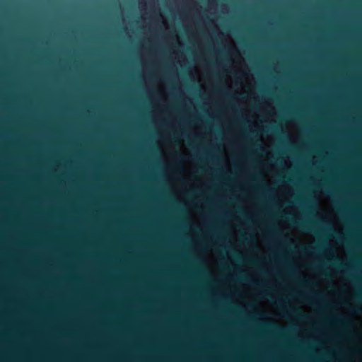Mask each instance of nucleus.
<instances>
[{
  "label": "nucleus",
  "instance_id": "nucleus-2",
  "mask_svg": "<svg viewBox=\"0 0 362 362\" xmlns=\"http://www.w3.org/2000/svg\"><path fill=\"white\" fill-rule=\"evenodd\" d=\"M240 280L245 281L252 286H259V284L257 281L248 278L247 276H240Z\"/></svg>",
  "mask_w": 362,
  "mask_h": 362
},
{
  "label": "nucleus",
  "instance_id": "nucleus-11",
  "mask_svg": "<svg viewBox=\"0 0 362 362\" xmlns=\"http://www.w3.org/2000/svg\"><path fill=\"white\" fill-rule=\"evenodd\" d=\"M322 274L326 276V274H325L324 272H322Z\"/></svg>",
  "mask_w": 362,
  "mask_h": 362
},
{
  "label": "nucleus",
  "instance_id": "nucleus-4",
  "mask_svg": "<svg viewBox=\"0 0 362 362\" xmlns=\"http://www.w3.org/2000/svg\"><path fill=\"white\" fill-rule=\"evenodd\" d=\"M335 265L337 269L344 268V264L339 262L338 259L334 258Z\"/></svg>",
  "mask_w": 362,
  "mask_h": 362
},
{
  "label": "nucleus",
  "instance_id": "nucleus-10",
  "mask_svg": "<svg viewBox=\"0 0 362 362\" xmlns=\"http://www.w3.org/2000/svg\"><path fill=\"white\" fill-rule=\"evenodd\" d=\"M322 274L326 276V274H325L324 272H322Z\"/></svg>",
  "mask_w": 362,
  "mask_h": 362
},
{
  "label": "nucleus",
  "instance_id": "nucleus-3",
  "mask_svg": "<svg viewBox=\"0 0 362 362\" xmlns=\"http://www.w3.org/2000/svg\"><path fill=\"white\" fill-rule=\"evenodd\" d=\"M337 320L344 325L349 324V322L345 318L338 317L337 318Z\"/></svg>",
  "mask_w": 362,
  "mask_h": 362
},
{
  "label": "nucleus",
  "instance_id": "nucleus-8",
  "mask_svg": "<svg viewBox=\"0 0 362 362\" xmlns=\"http://www.w3.org/2000/svg\"><path fill=\"white\" fill-rule=\"evenodd\" d=\"M315 296H317V297H320V293H316Z\"/></svg>",
  "mask_w": 362,
  "mask_h": 362
},
{
  "label": "nucleus",
  "instance_id": "nucleus-12",
  "mask_svg": "<svg viewBox=\"0 0 362 362\" xmlns=\"http://www.w3.org/2000/svg\"><path fill=\"white\" fill-rule=\"evenodd\" d=\"M322 274L326 276V274H325L324 272H322Z\"/></svg>",
  "mask_w": 362,
  "mask_h": 362
},
{
  "label": "nucleus",
  "instance_id": "nucleus-9",
  "mask_svg": "<svg viewBox=\"0 0 362 362\" xmlns=\"http://www.w3.org/2000/svg\"><path fill=\"white\" fill-rule=\"evenodd\" d=\"M264 189H266L267 190L269 191V189H268V187L267 186L264 187Z\"/></svg>",
  "mask_w": 362,
  "mask_h": 362
},
{
  "label": "nucleus",
  "instance_id": "nucleus-6",
  "mask_svg": "<svg viewBox=\"0 0 362 362\" xmlns=\"http://www.w3.org/2000/svg\"><path fill=\"white\" fill-rule=\"evenodd\" d=\"M271 129H272V132L274 134H280L276 127H271Z\"/></svg>",
  "mask_w": 362,
  "mask_h": 362
},
{
  "label": "nucleus",
  "instance_id": "nucleus-5",
  "mask_svg": "<svg viewBox=\"0 0 362 362\" xmlns=\"http://www.w3.org/2000/svg\"><path fill=\"white\" fill-rule=\"evenodd\" d=\"M298 313V310L297 309H291L289 311H288V313L289 314H291V315H296Z\"/></svg>",
  "mask_w": 362,
  "mask_h": 362
},
{
  "label": "nucleus",
  "instance_id": "nucleus-7",
  "mask_svg": "<svg viewBox=\"0 0 362 362\" xmlns=\"http://www.w3.org/2000/svg\"><path fill=\"white\" fill-rule=\"evenodd\" d=\"M308 250L307 248H303V252H308Z\"/></svg>",
  "mask_w": 362,
  "mask_h": 362
},
{
  "label": "nucleus",
  "instance_id": "nucleus-1",
  "mask_svg": "<svg viewBox=\"0 0 362 362\" xmlns=\"http://www.w3.org/2000/svg\"><path fill=\"white\" fill-rule=\"evenodd\" d=\"M291 221L293 223V225H295L296 227H298V228L304 230V231H313V232H315V230L313 227H311V224L310 223H303V222H301V221H294L293 218H291Z\"/></svg>",
  "mask_w": 362,
  "mask_h": 362
}]
</instances>
